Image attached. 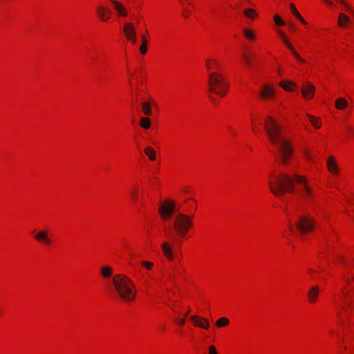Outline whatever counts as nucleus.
<instances>
[{"mask_svg": "<svg viewBox=\"0 0 354 354\" xmlns=\"http://www.w3.org/2000/svg\"><path fill=\"white\" fill-rule=\"evenodd\" d=\"M270 191L276 196H283L286 192L292 193L295 185H298V195L304 200L314 198L315 193L308 184L307 179L301 176L293 174L290 176L284 173L273 176L268 181Z\"/></svg>", "mask_w": 354, "mask_h": 354, "instance_id": "f257e3e1", "label": "nucleus"}, {"mask_svg": "<svg viewBox=\"0 0 354 354\" xmlns=\"http://www.w3.org/2000/svg\"><path fill=\"white\" fill-rule=\"evenodd\" d=\"M264 125L270 142L278 151L279 161L282 165H287L292 153V145L282 136L279 124L272 117L266 118Z\"/></svg>", "mask_w": 354, "mask_h": 354, "instance_id": "f03ea898", "label": "nucleus"}, {"mask_svg": "<svg viewBox=\"0 0 354 354\" xmlns=\"http://www.w3.org/2000/svg\"><path fill=\"white\" fill-rule=\"evenodd\" d=\"M114 295L122 301L130 303L135 300L136 287L133 281L124 274H115L112 277Z\"/></svg>", "mask_w": 354, "mask_h": 354, "instance_id": "7ed1b4c3", "label": "nucleus"}, {"mask_svg": "<svg viewBox=\"0 0 354 354\" xmlns=\"http://www.w3.org/2000/svg\"><path fill=\"white\" fill-rule=\"evenodd\" d=\"M208 87L210 92L221 97H223L228 91V84L224 77L217 72L209 73Z\"/></svg>", "mask_w": 354, "mask_h": 354, "instance_id": "20e7f679", "label": "nucleus"}, {"mask_svg": "<svg viewBox=\"0 0 354 354\" xmlns=\"http://www.w3.org/2000/svg\"><path fill=\"white\" fill-rule=\"evenodd\" d=\"M192 226V218L187 214L179 213L174 218V229L179 237H184Z\"/></svg>", "mask_w": 354, "mask_h": 354, "instance_id": "39448f33", "label": "nucleus"}, {"mask_svg": "<svg viewBox=\"0 0 354 354\" xmlns=\"http://www.w3.org/2000/svg\"><path fill=\"white\" fill-rule=\"evenodd\" d=\"M314 227L315 220L308 215H301L296 221V227L301 234L311 232Z\"/></svg>", "mask_w": 354, "mask_h": 354, "instance_id": "423d86ee", "label": "nucleus"}, {"mask_svg": "<svg viewBox=\"0 0 354 354\" xmlns=\"http://www.w3.org/2000/svg\"><path fill=\"white\" fill-rule=\"evenodd\" d=\"M176 211L175 203L171 201L163 202L159 207L158 212L164 220L171 218L172 214Z\"/></svg>", "mask_w": 354, "mask_h": 354, "instance_id": "0eeeda50", "label": "nucleus"}, {"mask_svg": "<svg viewBox=\"0 0 354 354\" xmlns=\"http://www.w3.org/2000/svg\"><path fill=\"white\" fill-rule=\"evenodd\" d=\"M123 32L127 39L132 44H136L137 35L135 26L131 23H126L124 26Z\"/></svg>", "mask_w": 354, "mask_h": 354, "instance_id": "6e6552de", "label": "nucleus"}, {"mask_svg": "<svg viewBox=\"0 0 354 354\" xmlns=\"http://www.w3.org/2000/svg\"><path fill=\"white\" fill-rule=\"evenodd\" d=\"M278 33L280 35L281 38L282 39L284 44L286 45L288 48L290 50L291 53L294 55V57L300 62L304 63L305 61L299 56V55L297 53V51L295 50L293 46L290 44L288 41L287 37L284 35L283 32L281 30H278Z\"/></svg>", "mask_w": 354, "mask_h": 354, "instance_id": "1a4fd4ad", "label": "nucleus"}, {"mask_svg": "<svg viewBox=\"0 0 354 354\" xmlns=\"http://www.w3.org/2000/svg\"><path fill=\"white\" fill-rule=\"evenodd\" d=\"M190 320L196 326L204 329H208L209 328V323L207 319L203 318L197 315L192 316Z\"/></svg>", "mask_w": 354, "mask_h": 354, "instance_id": "9d476101", "label": "nucleus"}, {"mask_svg": "<svg viewBox=\"0 0 354 354\" xmlns=\"http://www.w3.org/2000/svg\"><path fill=\"white\" fill-rule=\"evenodd\" d=\"M315 86L310 82H306L302 88L301 93L304 98L309 100L313 97L315 93Z\"/></svg>", "mask_w": 354, "mask_h": 354, "instance_id": "9b49d317", "label": "nucleus"}, {"mask_svg": "<svg viewBox=\"0 0 354 354\" xmlns=\"http://www.w3.org/2000/svg\"><path fill=\"white\" fill-rule=\"evenodd\" d=\"M327 168L333 174H338L339 167L333 156H329L327 159Z\"/></svg>", "mask_w": 354, "mask_h": 354, "instance_id": "f8f14e48", "label": "nucleus"}, {"mask_svg": "<svg viewBox=\"0 0 354 354\" xmlns=\"http://www.w3.org/2000/svg\"><path fill=\"white\" fill-rule=\"evenodd\" d=\"M97 14L103 21H107L110 18L111 10L103 6H99L97 10Z\"/></svg>", "mask_w": 354, "mask_h": 354, "instance_id": "ddd939ff", "label": "nucleus"}, {"mask_svg": "<svg viewBox=\"0 0 354 354\" xmlns=\"http://www.w3.org/2000/svg\"><path fill=\"white\" fill-rule=\"evenodd\" d=\"M35 238L39 242L44 244H50L51 243V240L50 239L48 234L46 231H40L37 232L35 234Z\"/></svg>", "mask_w": 354, "mask_h": 354, "instance_id": "4468645a", "label": "nucleus"}, {"mask_svg": "<svg viewBox=\"0 0 354 354\" xmlns=\"http://www.w3.org/2000/svg\"><path fill=\"white\" fill-rule=\"evenodd\" d=\"M162 250L165 257L169 260L174 259L173 250L171 246L167 241L162 243Z\"/></svg>", "mask_w": 354, "mask_h": 354, "instance_id": "2eb2a0df", "label": "nucleus"}, {"mask_svg": "<svg viewBox=\"0 0 354 354\" xmlns=\"http://www.w3.org/2000/svg\"><path fill=\"white\" fill-rule=\"evenodd\" d=\"M319 292V288L317 286H313L308 292V297L311 303H315Z\"/></svg>", "mask_w": 354, "mask_h": 354, "instance_id": "dca6fc26", "label": "nucleus"}, {"mask_svg": "<svg viewBox=\"0 0 354 354\" xmlns=\"http://www.w3.org/2000/svg\"><path fill=\"white\" fill-rule=\"evenodd\" d=\"M274 95V89L273 88L266 85L263 87L262 91L261 92V95L263 98L267 99L269 97H272Z\"/></svg>", "mask_w": 354, "mask_h": 354, "instance_id": "f3484780", "label": "nucleus"}, {"mask_svg": "<svg viewBox=\"0 0 354 354\" xmlns=\"http://www.w3.org/2000/svg\"><path fill=\"white\" fill-rule=\"evenodd\" d=\"M111 3L114 6V7L116 9V10L118 11V12L120 15H122L123 17L127 16V10L125 9V8L120 3H119V2H118V1H116L115 0H112Z\"/></svg>", "mask_w": 354, "mask_h": 354, "instance_id": "a211bd4d", "label": "nucleus"}, {"mask_svg": "<svg viewBox=\"0 0 354 354\" xmlns=\"http://www.w3.org/2000/svg\"><path fill=\"white\" fill-rule=\"evenodd\" d=\"M348 102L343 97H339L335 101V107L339 110H343L348 106Z\"/></svg>", "mask_w": 354, "mask_h": 354, "instance_id": "6ab92c4d", "label": "nucleus"}, {"mask_svg": "<svg viewBox=\"0 0 354 354\" xmlns=\"http://www.w3.org/2000/svg\"><path fill=\"white\" fill-rule=\"evenodd\" d=\"M310 122L315 129H319L321 127V121L319 118L314 117L312 115L307 114Z\"/></svg>", "mask_w": 354, "mask_h": 354, "instance_id": "aec40b11", "label": "nucleus"}, {"mask_svg": "<svg viewBox=\"0 0 354 354\" xmlns=\"http://www.w3.org/2000/svg\"><path fill=\"white\" fill-rule=\"evenodd\" d=\"M205 66L208 70L212 69L213 67L216 68H220V64L216 60H212L210 59H207L205 60Z\"/></svg>", "mask_w": 354, "mask_h": 354, "instance_id": "412c9836", "label": "nucleus"}, {"mask_svg": "<svg viewBox=\"0 0 354 354\" xmlns=\"http://www.w3.org/2000/svg\"><path fill=\"white\" fill-rule=\"evenodd\" d=\"M142 39V45L140 47V51L142 55H145L147 52V44L148 43V40L145 35L141 36Z\"/></svg>", "mask_w": 354, "mask_h": 354, "instance_id": "4be33fe9", "label": "nucleus"}, {"mask_svg": "<svg viewBox=\"0 0 354 354\" xmlns=\"http://www.w3.org/2000/svg\"><path fill=\"white\" fill-rule=\"evenodd\" d=\"M349 20L350 19L348 16L343 13H340L339 15L338 25L343 27L349 21Z\"/></svg>", "mask_w": 354, "mask_h": 354, "instance_id": "5701e85b", "label": "nucleus"}, {"mask_svg": "<svg viewBox=\"0 0 354 354\" xmlns=\"http://www.w3.org/2000/svg\"><path fill=\"white\" fill-rule=\"evenodd\" d=\"M113 270L111 267L106 266L101 269V274L104 278H109L112 275Z\"/></svg>", "mask_w": 354, "mask_h": 354, "instance_id": "b1692460", "label": "nucleus"}, {"mask_svg": "<svg viewBox=\"0 0 354 354\" xmlns=\"http://www.w3.org/2000/svg\"><path fill=\"white\" fill-rule=\"evenodd\" d=\"M142 110L143 113L147 116L151 115L152 113V109L149 102H143L142 104Z\"/></svg>", "mask_w": 354, "mask_h": 354, "instance_id": "393cba45", "label": "nucleus"}, {"mask_svg": "<svg viewBox=\"0 0 354 354\" xmlns=\"http://www.w3.org/2000/svg\"><path fill=\"white\" fill-rule=\"evenodd\" d=\"M290 9H291V11L292 12V14L304 24H306V21L303 19V17L300 15V14L299 13V12L297 11V8H295V5L291 3L290 6Z\"/></svg>", "mask_w": 354, "mask_h": 354, "instance_id": "a878e982", "label": "nucleus"}, {"mask_svg": "<svg viewBox=\"0 0 354 354\" xmlns=\"http://www.w3.org/2000/svg\"><path fill=\"white\" fill-rule=\"evenodd\" d=\"M243 35L244 36L249 40L252 41L255 39V32L249 29V28H244L243 30Z\"/></svg>", "mask_w": 354, "mask_h": 354, "instance_id": "bb28decb", "label": "nucleus"}, {"mask_svg": "<svg viewBox=\"0 0 354 354\" xmlns=\"http://www.w3.org/2000/svg\"><path fill=\"white\" fill-rule=\"evenodd\" d=\"M279 85L287 91H291L292 90V86H296L295 83L290 81H288L287 82H281Z\"/></svg>", "mask_w": 354, "mask_h": 354, "instance_id": "cd10ccee", "label": "nucleus"}, {"mask_svg": "<svg viewBox=\"0 0 354 354\" xmlns=\"http://www.w3.org/2000/svg\"><path fill=\"white\" fill-rule=\"evenodd\" d=\"M145 152L151 160H154L156 159V152L152 147H147L145 149Z\"/></svg>", "mask_w": 354, "mask_h": 354, "instance_id": "c85d7f7f", "label": "nucleus"}, {"mask_svg": "<svg viewBox=\"0 0 354 354\" xmlns=\"http://www.w3.org/2000/svg\"><path fill=\"white\" fill-rule=\"evenodd\" d=\"M140 126L145 129H148L151 127V121L149 118L143 117L140 119Z\"/></svg>", "mask_w": 354, "mask_h": 354, "instance_id": "c756f323", "label": "nucleus"}, {"mask_svg": "<svg viewBox=\"0 0 354 354\" xmlns=\"http://www.w3.org/2000/svg\"><path fill=\"white\" fill-rule=\"evenodd\" d=\"M229 323L230 321L227 318L221 317L216 321V325L217 327H224L229 324Z\"/></svg>", "mask_w": 354, "mask_h": 354, "instance_id": "7c9ffc66", "label": "nucleus"}, {"mask_svg": "<svg viewBox=\"0 0 354 354\" xmlns=\"http://www.w3.org/2000/svg\"><path fill=\"white\" fill-rule=\"evenodd\" d=\"M244 15L250 19H254L257 16V12L251 8H247L243 10Z\"/></svg>", "mask_w": 354, "mask_h": 354, "instance_id": "2f4dec72", "label": "nucleus"}, {"mask_svg": "<svg viewBox=\"0 0 354 354\" xmlns=\"http://www.w3.org/2000/svg\"><path fill=\"white\" fill-rule=\"evenodd\" d=\"M337 1L345 7V8L346 9V10L348 12H351V13L353 12V9L351 8V6L348 4V3L345 0H337Z\"/></svg>", "mask_w": 354, "mask_h": 354, "instance_id": "473e14b6", "label": "nucleus"}, {"mask_svg": "<svg viewBox=\"0 0 354 354\" xmlns=\"http://www.w3.org/2000/svg\"><path fill=\"white\" fill-rule=\"evenodd\" d=\"M130 196L133 202H136L138 200V194L136 189H133L130 193Z\"/></svg>", "mask_w": 354, "mask_h": 354, "instance_id": "72a5a7b5", "label": "nucleus"}, {"mask_svg": "<svg viewBox=\"0 0 354 354\" xmlns=\"http://www.w3.org/2000/svg\"><path fill=\"white\" fill-rule=\"evenodd\" d=\"M274 20L277 26H283L285 24V22L277 15L274 16Z\"/></svg>", "mask_w": 354, "mask_h": 354, "instance_id": "f704fd0d", "label": "nucleus"}, {"mask_svg": "<svg viewBox=\"0 0 354 354\" xmlns=\"http://www.w3.org/2000/svg\"><path fill=\"white\" fill-rule=\"evenodd\" d=\"M142 266L145 267L147 270H151L153 268V263L150 261H142Z\"/></svg>", "mask_w": 354, "mask_h": 354, "instance_id": "c9c22d12", "label": "nucleus"}, {"mask_svg": "<svg viewBox=\"0 0 354 354\" xmlns=\"http://www.w3.org/2000/svg\"><path fill=\"white\" fill-rule=\"evenodd\" d=\"M243 57H244L245 63L248 66H250V64H251V59H250V57L248 55H245V54L243 55Z\"/></svg>", "mask_w": 354, "mask_h": 354, "instance_id": "e433bc0d", "label": "nucleus"}, {"mask_svg": "<svg viewBox=\"0 0 354 354\" xmlns=\"http://www.w3.org/2000/svg\"><path fill=\"white\" fill-rule=\"evenodd\" d=\"M209 354H217L216 348L214 346H210L209 347Z\"/></svg>", "mask_w": 354, "mask_h": 354, "instance_id": "4c0bfd02", "label": "nucleus"}, {"mask_svg": "<svg viewBox=\"0 0 354 354\" xmlns=\"http://www.w3.org/2000/svg\"><path fill=\"white\" fill-rule=\"evenodd\" d=\"M166 234L170 236H172L174 242L177 241L176 236L172 234L171 231H166Z\"/></svg>", "mask_w": 354, "mask_h": 354, "instance_id": "58836bf2", "label": "nucleus"}, {"mask_svg": "<svg viewBox=\"0 0 354 354\" xmlns=\"http://www.w3.org/2000/svg\"><path fill=\"white\" fill-rule=\"evenodd\" d=\"M185 318H183V319H179L178 320V323L180 326H183L185 324Z\"/></svg>", "mask_w": 354, "mask_h": 354, "instance_id": "ea45409f", "label": "nucleus"}, {"mask_svg": "<svg viewBox=\"0 0 354 354\" xmlns=\"http://www.w3.org/2000/svg\"><path fill=\"white\" fill-rule=\"evenodd\" d=\"M324 1L329 6H332L333 5V3L331 0H324Z\"/></svg>", "mask_w": 354, "mask_h": 354, "instance_id": "a19ab883", "label": "nucleus"}, {"mask_svg": "<svg viewBox=\"0 0 354 354\" xmlns=\"http://www.w3.org/2000/svg\"><path fill=\"white\" fill-rule=\"evenodd\" d=\"M308 272L310 273H313V272H315V270H313V269H308Z\"/></svg>", "mask_w": 354, "mask_h": 354, "instance_id": "79ce46f5", "label": "nucleus"}, {"mask_svg": "<svg viewBox=\"0 0 354 354\" xmlns=\"http://www.w3.org/2000/svg\"><path fill=\"white\" fill-rule=\"evenodd\" d=\"M189 312V310H188L187 312H185V314L184 315V318L187 317Z\"/></svg>", "mask_w": 354, "mask_h": 354, "instance_id": "37998d69", "label": "nucleus"}, {"mask_svg": "<svg viewBox=\"0 0 354 354\" xmlns=\"http://www.w3.org/2000/svg\"><path fill=\"white\" fill-rule=\"evenodd\" d=\"M305 155L308 158H309V153L308 151L306 152Z\"/></svg>", "mask_w": 354, "mask_h": 354, "instance_id": "c03bdc74", "label": "nucleus"}, {"mask_svg": "<svg viewBox=\"0 0 354 354\" xmlns=\"http://www.w3.org/2000/svg\"><path fill=\"white\" fill-rule=\"evenodd\" d=\"M339 261L342 262H344V258L343 257L339 258Z\"/></svg>", "mask_w": 354, "mask_h": 354, "instance_id": "a18cd8bd", "label": "nucleus"}, {"mask_svg": "<svg viewBox=\"0 0 354 354\" xmlns=\"http://www.w3.org/2000/svg\"><path fill=\"white\" fill-rule=\"evenodd\" d=\"M289 227H290V230H292V226L291 224L289 225Z\"/></svg>", "mask_w": 354, "mask_h": 354, "instance_id": "49530a36", "label": "nucleus"}, {"mask_svg": "<svg viewBox=\"0 0 354 354\" xmlns=\"http://www.w3.org/2000/svg\"><path fill=\"white\" fill-rule=\"evenodd\" d=\"M348 130L349 132H352V131H353L351 128H348Z\"/></svg>", "mask_w": 354, "mask_h": 354, "instance_id": "de8ad7c7", "label": "nucleus"}, {"mask_svg": "<svg viewBox=\"0 0 354 354\" xmlns=\"http://www.w3.org/2000/svg\"><path fill=\"white\" fill-rule=\"evenodd\" d=\"M290 26V28H292V27H293V26H292V24H290V26Z\"/></svg>", "mask_w": 354, "mask_h": 354, "instance_id": "09e8293b", "label": "nucleus"}]
</instances>
